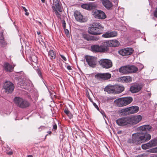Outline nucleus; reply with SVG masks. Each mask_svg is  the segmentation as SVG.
Segmentation results:
<instances>
[{
	"label": "nucleus",
	"mask_w": 157,
	"mask_h": 157,
	"mask_svg": "<svg viewBox=\"0 0 157 157\" xmlns=\"http://www.w3.org/2000/svg\"><path fill=\"white\" fill-rule=\"evenodd\" d=\"M27 157H33L32 155H29L27 156Z\"/></svg>",
	"instance_id": "obj_59"
},
{
	"label": "nucleus",
	"mask_w": 157,
	"mask_h": 157,
	"mask_svg": "<svg viewBox=\"0 0 157 157\" xmlns=\"http://www.w3.org/2000/svg\"><path fill=\"white\" fill-rule=\"evenodd\" d=\"M149 144L148 143L147 144H143L142 145V147L143 149H146L151 147Z\"/></svg>",
	"instance_id": "obj_35"
},
{
	"label": "nucleus",
	"mask_w": 157,
	"mask_h": 157,
	"mask_svg": "<svg viewBox=\"0 0 157 157\" xmlns=\"http://www.w3.org/2000/svg\"><path fill=\"white\" fill-rule=\"evenodd\" d=\"M6 154L9 155H11L13 154V152L12 151H10L9 152H6Z\"/></svg>",
	"instance_id": "obj_46"
},
{
	"label": "nucleus",
	"mask_w": 157,
	"mask_h": 157,
	"mask_svg": "<svg viewBox=\"0 0 157 157\" xmlns=\"http://www.w3.org/2000/svg\"><path fill=\"white\" fill-rule=\"evenodd\" d=\"M25 44L26 45V46H25V48H28V45H29V44L28 43H26Z\"/></svg>",
	"instance_id": "obj_53"
},
{
	"label": "nucleus",
	"mask_w": 157,
	"mask_h": 157,
	"mask_svg": "<svg viewBox=\"0 0 157 157\" xmlns=\"http://www.w3.org/2000/svg\"><path fill=\"white\" fill-rule=\"evenodd\" d=\"M142 88L141 85L136 83L132 86L130 88V90L132 93H136L139 91Z\"/></svg>",
	"instance_id": "obj_15"
},
{
	"label": "nucleus",
	"mask_w": 157,
	"mask_h": 157,
	"mask_svg": "<svg viewBox=\"0 0 157 157\" xmlns=\"http://www.w3.org/2000/svg\"><path fill=\"white\" fill-rule=\"evenodd\" d=\"M90 40H99L98 37L91 36H90Z\"/></svg>",
	"instance_id": "obj_37"
},
{
	"label": "nucleus",
	"mask_w": 157,
	"mask_h": 157,
	"mask_svg": "<svg viewBox=\"0 0 157 157\" xmlns=\"http://www.w3.org/2000/svg\"><path fill=\"white\" fill-rule=\"evenodd\" d=\"M129 124L131 125H135L139 122L142 119V117L140 115H133L128 117Z\"/></svg>",
	"instance_id": "obj_7"
},
{
	"label": "nucleus",
	"mask_w": 157,
	"mask_h": 157,
	"mask_svg": "<svg viewBox=\"0 0 157 157\" xmlns=\"http://www.w3.org/2000/svg\"><path fill=\"white\" fill-rule=\"evenodd\" d=\"M130 114L136 113L139 110V108L137 106H133L129 107Z\"/></svg>",
	"instance_id": "obj_23"
},
{
	"label": "nucleus",
	"mask_w": 157,
	"mask_h": 157,
	"mask_svg": "<svg viewBox=\"0 0 157 157\" xmlns=\"http://www.w3.org/2000/svg\"><path fill=\"white\" fill-rule=\"evenodd\" d=\"M102 3L103 6L107 9H110L112 7L113 5L109 0H103Z\"/></svg>",
	"instance_id": "obj_19"
},
{
	"label": "nucleus",
	"mask_w": 157,
	"mask_h": 157,
	"mask_svg": "<svg viewBox=\"0 0 157 157\" xmlns=\"http://www.w3.org/2000/svg\"><path fill=\"white\" fill-rule=\"evenodd\" d=\"M93 52L94 53L96 52H107L108 50H90Z\"/></svg>",
	"instance_id": "obj_36"
},
{
	"label": "nucleus",
	"mask_w": 157,
	"mask_h": 157,
	"mask_svg": "<svg viewBox=\"0 0 157 157\" xmlns=\"http://www.w3.org/2000/svg\"><path fill=\"white\" fill-rule=\"evenodd\" d=\"M0 44L2 47H4L6 44V43L4 40L2 32H1L0 33Z\"/></svg>",
	"instance_id": "obj_29"
},
{
	"label": "nucleus",
	"mask_w": 157,
	"mask_h": 157,
	"mask_svg": "<svg viewBox=\"0 0 157 157\" xmlns=\"http://www.w3.org/2000/svg\"><path fill=\"white\" fill-rule=\"evenodd\" d=\"M133 51L134 50H119L118 52L120 55L124 56L131 54Z\"/></svg>",
	"instance_id": "obj_18"
},
{
	"label": "nucleus",
	"mask_w": 157,
	"mask_h": 157,
	"mask_svg": "<svg viewBox=\"0 0 157 157\" xmlns=\"http://www.w3.org/2000/svg\"><path fill=\"white\" fill-rule=\"evenodd\" d=\"M151 138V136L147 133H137L133 134L131 139H129L128 142L134 144H140L149 140Z\"/></svg>",
	"instance_id": "obj_1"
},
{
	"label": "nucleus",
	"mask_w": 157,
	"mask_h": 157,
	"mask_svg": "<svg viewBox=\"0 0 157 157\" xmlns=\"http://www.w3.org/2000/svg\"><path fill=\"white\" fill-rule=\"evenodd\" d=\"M41 2H42V3H44L45 2V0H41Z\"/></svg>",
	"instance_id": "obj_61"
},
{
	"label": "nucleus",
	"mask_w": 157,
	"mask_h": 157,
	"mask_svg": "<svg viewBox=\"0 0 157 157\" xmlns=\"http://www.w3.org/2000/svg\"><path fill=\"white\" fill-rule=\"evenodd\" d=\"M30 60H31L33 63H34L36 64L37 63L38 59L37 57L35 55H33L32 56ZM31 64L32 65H33V64L31 62Z\"/></svg>",
	"instance_id": "obj_32"
},
{
	"label": "nucleus",
	"mask_w": 157,
	"mask_h": 157,
	"mask_svg": "<svg viewBox=\"0 0 157 157\" xmlns=\"http://www.w3.org/2000/svg\"><path fill=\"white\" fill-rule=\"evenodd\" d=\"M138 70V68L134 65H126L121 67L119 69V72L124 74L135 73Z\"/></svg>",
	"instance_id": "obj_4"
},
{
	"label": "nucleus",
	"mask_w": 157,
	"mask_h": 157,
	"mask_svg": "<svg viewBox=\"0 0 157 157\" xmlns=\"http://www.w3.org/2000/svg\"><path fill=\"white\" fill-rule=\"evenodd\" d=\"M52 8L53 10H54L55 11V13L56 15H60V14L58 12V11L57 10V9H56L55 7L54 6H52Z\"/></svg>",
	"instance_id": "obj_38"
},
{
	"label": "nucleus",
	"mask_w": 157,
	"mask_h": 157,
	"mask_svg": "<svg viewBox=\"0 0 157 157\" xmlns=\"http://www.w3.org/2000/svg\"><path fill=\"white\" fill-rule=\"evenodd\" d=\"M93 15L96 18L104 19L106 18L105 13L100 10H95L93 11Z\"/></svg>",
	"instance_id": "obj_10"
},
{
	"label": "nucleus",
	"mask_w": 157,
	"mask_h": 157,
	"mask_svg": "<svg viewBox=\"0 0 157 157\" xmlns=\"http://www.w3.org/2000/svg\"><path fill=\"white\" fill-rule=\"evenodd\" d=\"M148 143L150 145V146H151V147L156 146L157 145V139H155L151 140Z\"/></svg>",
	"instance_id": "obj_33"
},
{
	"label": "nucleus",
	"mask_w": 157,
	"mask_h": 157,
	"mask_svg": "<svg viewBox=\"0 0 157 157\" xmlns=\"http://www.w3.org/2000/svg\"><path fill=\"white\" fill-rule=\"evenodd\" d=\"M120 113L124 115H128L130 114L129 107L122 109L120 110Z\"/></svg>",
	"instance_id": "obj_30"
},
{
	"label": "nucleus",
	"mask_w": 157,
	"mask_h": 157,
	"mask_svg": "<svg viewBox=\"0 0 157 157\" xmlns=\"http://www.w3.org/2000/svg\"><path fill=\"white\" fill-rule=\"evenodd\" d=\"M67 68L68 70H71L72 68L70 65H68L67 66Z\"/></svg>",
	"instance_id": "obj_50"
},
{
	"label": "nucleus",
	"mask_w": 157,
	"mask_h": 157,
	"mask_svg": "<svg viewBox=\"0 0 157 157\" xmlns=\"http://www.w3.org/2000/svg\"><path fill=\"white\" fill-rule=\"evenodd\" d=\"M37 34H38V35H39L40 34V33H41L40 32V31H38V32H37Z\"/></svg>",
	"instance_id": "obj_58"
},
{
	"label": "nucleus",
	"mask_w": 157,
	"mask_h": 157,
	"mask_svg": "<svg viewBox=\"0 0 157 157\" xmlns=\"http://www.w3.org/2000/svg\"><path fill=\"white\" fill-rule=\"evenodd\" d=\"M118 35L117 32L115 31H109L106 32L102 35V37L105 38H111L116 37Z\"/></svg>",
	"instance_id": "obj_14"
},
{
	"label": "nucleus",
	"mask_w": 157,
	"mask_h": 157,
	"mask_svg": "<svg viewBox=\"0 0 157 157\" xmlns=\"http://www.w3.org/2000/svg\"><path fill=\"white\" fill-rule=\"evenodd\" d=\"M63 138H64L63 135V134H62V135H60V139H61L62 140H63Z\"/></svg>",
	"instance_id": "obj_51"
},
{
	"label": "nucleus",
	"mask_w": 157,
	"mask_h": 157,
	"mask_svg": "<svg viewBox=\"0 0 157 157\" xmlns=\"http://www.w3.org/2000/svg\"><path fill=\"white\" fill-rule=\"evenodd\" d=\"M30 82H31L30 81L27 80V82H24V83H23V85H27V83H30Z\"/></svg>",
	"instance_id": "obj_47"
},
{
	"label": "nucleus",
	"mask_w": 157,
	"mask_h": 157,
	"mask_svg": "<svg viewBox=\"0 0 157 157\" xmlns=\"http://www.w3.org/2000/svg\"><path fill=\"white\" fill-rule=\"evenodd\" d=\"M36 71H37L39 76L41 77H42L41 73V71H40V69L39 68H38L37 69V70H36Z\"/></svg>",
	"instance_id": "obj_39"
},
{
	"label": "nucleus",
	"mask_w": 157,
	"mask_h": 157,
	"mask_svg": "<svg viewBox=\"0 0 157 157\" xmlns=\"http://www.w3.org/2000/svg\"><path fill=\"white\" fill-rule=\"evenodd\" d=\"M57 129V126L56 124H55L53 125L52 130L55 131Z\"/></svg>",
	"instance_id": "obj_43"
},
{
	"label": "nucleus",
	"mask_w": 157,
	"mask_h": 157,
	"mask_svg": "<svg viewBox=\"0 0 157 157\" xmlns=\"http://www.w3.org/2000/svg\"><path fill=\"white\" fill-rule=\"evenodd\" d=\"M53 6L55 7L56 9L59 12H61L62 11L61 6L59 4L58 0H56V1H55L54 0H53Z\"/></svg>",
	"instance_id": "obj_26"
},
{
	"label": "nucleus",
	"mask_w": 157,
	"mask_h": 157,
	"mask_svg": "<svg viewBox=\"0 0 157 157\" xmlns=\"http://www.w3.org/2000/svg\"><path fill=\"white\" fill-rule=\"evenodd\" d=\"M101 67L106 69L112 67L113 64L111 61L107 59H101L98 61Z\"/></svg>",
	"instance_id": "obj_6"
},
{
	"label": "nucleus",
	"mask_w": 157,
	"mask_h": 157,
	"mask_svg": "<svg viewBox=\"0 0 157 157\" xmlns=\"http://www.w3.org/2000/svg\"><path fill=\"white\" fill-rule=\"evenodd\" d=\"M74 15L75 18L77 21L80 22L84 21L83 16L80 12L75 11L74 12Z\"/></svg>",
	"instance_id": "obj_17"
},
{
	"label": "nucleus",
	"mask_w": 157,
	"mask_h": 157,
	"mask_svg": "<svg viewBox=\"0 0 157 157\" xmlns=\"http://www.w3.org/2000/svg\"><path fill=\"white\" fill-rule=\"evenodd\" d=\"M14 101L18 107L22 109L26 108L30 105V103L28 101L19 97H15Z\"/></svg>",
	"instance_id": "obj_5"
},
{
	"label": "nucleus",
	"mask_w": 157,
	"mask_h": 157,
	"mask_svg": "<svg viewBox=\"0 0 157 157\" xmlns=\"http://www.w3.org/2000/svg\"><path fill=\"white\" fill-rule=\"evenodd\" d=\"M64 112L68 116L70 119L73 117V115L67 109H65L64 110Z\"/></svg>",
	"instance_id": "obj_34"
},
{
	"label": "nucleus",
	"mask_w": 157,
	"mask_h": 157,
	"mask_svg": "<svg viewBox=\"0 0 157 157\" xmlns=\"http://www.w3.org/2000/svg\"><path fill=\"white\" fill-rule=\"evenodd\" d=\"M109 41L102 42L100 46L97 45H92L91 46V49H107V48L109 47Z\"/></svg>",
	"instance_id": "obj_11"
},
{
	"label": "nucleus",
	"mask_w": 157,
	"mask_h": 157,
	"mask_svg": "<svg viewBox=\"0 0 157 157\" xmlns=\"http://www.w3.org/2000/svg\"><path fill=\"white\" fill-rule=\"evenodd\" d=\"M121 132H122V131L120 130V131H118L117 133L118 134H121Z\"/></svg>",
	"instance_id": "obj_55"
},
{
	"label": "nucleus",
	"mask_w": 157,
	"mask_h": 157,
	"mask_svg": "<svg viewBox=\"0 0 157 157\" xmlns=\"http://www.w3.org/2000/svg\"><path fill=\"white\" fill-rule=\"evenodd\" d=\"M47 133L49 134H50L52 133V132L50 131H48L47 132Z\"/></svg>",
	"instance_id": "obj_60"
},
{
	"label": "nucleus",
	"mask_w": 157,
	"mask_h": 157,
	"mask_svg": "<svg viewBox=\"0 0 157 157\" xmlns=\"http://www.w3.org/2000/svg\"><path fill=\"white\" fill-rule=\"evenodd\" d=\"M122 82H130L132 81V78L130 76H124L120 78Z\"/></svg>",
	"instance_id": "obj_24"
},
{
	"label": "nucleus",
	"mask_w": 157,
	"mask_h": 157,
	"mask_svg": "<svg viewBox=\"0 0 157 157\" xmlns=\"http://www.w3.org/2000/svg\"><path fill=\"white\" fill-rule=\"evenodd\" d=\"M149 151H149V152H157V147L153 149L149 150Z\"/></svg>",
	"instance_id": "obj_42"
},
{
	"label": "nucleus",
	"mask_w": 157,
	"mask_h": 157,
	"mask_svg": "<svg viewBox=\"0 0 157 157\" xmlns=\"http://www.w3.org/2000/svg\"><path fill=\"white\" fill-rule=\"evenodd\" d=\"M86 62L89 66L92 67H95L96 64L97 58L88 56H85Z\"/></svg>",
	"instance_id": "obj_9"
},
{
	"label": "nucleus",
	"mask_w": 157,
	"mask_h": 157,
	"mask_svg": "<svg viewBox=\"0 0 157 157\" xmlns=\"http://www.w3.org/2000/svg\"><path fill=\"white\" fill-rule=\"evenodd\" d=\"M111 74L108 73H98L95 75V78L99 80H108L111 77Z\"/></svg>",
	"instance_id": "obj_8"
},
{
	"label": "nucleus",
	"mask_w": 157,
	"mask_h": 157,
	"mask_svg": "<svg viewBox=\"0 0 157 157\" xmlns=\"http://www.w3.org/2000/svg\"><path fill=\"white\" fill-rule=\"evenodd\" d=\"M102 113V114L103 115H104H104H105V113H104V112H103V113Z\"/></svg>",
	"instance_id": "obj_62"
},
{
	"label": "nucleus",
	"mask_w": 157,
	"mask_h": 157,
	"mask_svg": "<svg viewBox=\"0 0 157 157\" xmlns=\"http://www.w3.org/2000/svg\"><path fill=\"white\" fill-rule=\"evenodd\" d=\"M88 98L89 99L90 101L92 102V99L90 98V97L89 96L88 97Z\"/></svg>",
	"instance_id": "obj_57"
},
{
	"label": "nucleus",
	"mask_w": 157,
	"mask_h": 157,
	"mask_svg": "<svg viewBox=\"0 0 157 157\" xmlns=\"http://www.w3.org/2000/svg\"><path fill=\"white\" fill-rule=\"evenodd\" d=\"M143 155L142 154H140L136 156L135 157H142L143 156Z\"/></svg>",
	"instance_id": "obj_54"
},
{
	"label": "nucleus",
	"mask_w": 157,
	"mask_h": 157,
	"mask_svg": "<svg viewBox=\"0 0 157 157\" xmlns=\"http://www.w3.org/2000/svg\"><path fill=\"white\" fill-rule=\"evenodd\" d=\"M82 36L85 40L88 41L90 40V36L86 33H83L82 34Z\"/></svg>",
	"instance_id": "obj_31"
},
{
	"label": "nucleus",
	"mask_w": 157,
	"mask_h": 157,
	"mask_svg": "<svg viewBox=\"0 0 157 157\" xmlns=\"http://www.w3.org/2000/svg\"><path fill=\"white\" fill-rule=\"evenodd\" d=\"M64 29V31H65V32L66 34L67 35H69V32L68 30L66 29Z\"/></svg>",
	"instance_id": "obj_45"
},
{
	"label": "nucleus",
	"mask_w": 157,
	"mask_h": 157,
	"mask_svg": "<svg viewBox=\"0 0 157 157\" xmlns=\"http://www.w3.org/2000/svg\"><path fill=\"white\" fill-rule=\"evenodd\" d=\"M81 7L83 9L88 10L93 9L94 7L92 4H83L81 5Z\"/></svg>",
	"instance_id": "obj_27"
},
{
	"label": "nucleus",
	"mask_w": 157,
	"mask_h": 157,
	"mask_svg": "<svg viewBox=\"0 0 157 157\" xmlns=\"http://www.w3.org/2000/svg\"><path fill=\"white\" fill-rule=\"evenodd\" d=\"M93 105H94V106L98 110H99V109L98 107V106L97 105H96V104L95 103H94V102H93Z\"/></svg>",
	"instance_id": "obj_44"
},
{
	"label": "nucleus",
	"mask_w": 157,
	"mask_h": 157,
	"mask_svg": "<svg viewBox=\"0 0 157 157\" xmlns=\"http://www.w3.org/2000/svg\"><path fill=\"white\" fill-rule=\"evenodd\" d=\"M61 57L65 61L67 60V59L63 55H60Z\"/></svg>",
	"instance_id": "obj_48"
},
{
	"label": "nucleus",
	"mask_w": 157,
	"mask_h": 157,
	"mask_svg": "<svg viewBox=\"0 0 157 157\" xmlns=\"http://www.w3.org/2000/svg\"><path fill=\"white\" fill-rule=\"evenodd\" d=\"M22 8L25 11V15H26L27 16H28L29 14V13L28 12H27L28 10H27V9H26V8L25 7L22 6Z\"/></svg>",
	"instance_id": "obj_40"
},
{
	"label": "nucleus",
	"mask_w": 157,
	"mask_h": 157,
	"mask_svg": "<svg viewBox=\"0 0 157 157\" xmlns=\"http://www.w3.org/2000/svg\"><path fill=\"white\" fill-rule=\"evenodd\" d=\"M114 89V85L107 86L105 88L104 91L107 92L109 94L113 93L115 94Z\"/></svg>",
	"instance_id": "obj_21"
},
{
	"label": "nucleus",
	"mask_w": 157,
	"mask_h": 157,
	"mask_svg": "<svg viewBox=\"0 0 157 157\" xmlns=\"http://www.w3.org/2000/svg\"><path fill=\"white\" fill-rule=\"evenodd\" d=\"M109 47H116L119 46L120 44V42L116 40H109Z\"/></svg>",
	"instance_id": "obj_22"
},
{
	"label": "nucleus",
	"mask_w": 157,
	"mask_h": 157,
	"mask_svg": "<svg viewBox=\"0 0 157 157\" xmlns=\"http://www.w3.org/2000/svg\"><path fill=\"white\" fill-rule=\"evenodd\" d=\"M138 128L139 130H140V132L139 133L145 134L147 133L146 132L151 129V127L149 125H145L139 127Z\"/></svg>",
	"instance_id": "obj_16"
},
{
	"label": "nucleus",
	"mask_w": 157,
	"mask_h": 157,
	"mask_svg": "<svg viewBox=\"0 0 157 157\" xmlns=\"http://www.w3.org/2000/svg\"><path fill=\"white\" fill-rule=\"evenodd\" d=\"M62 26L63 28L64 29H65L66 28V22L64 20H63L62 21Z\"/></svg>",
	"instance_id": "obj_41"
},
{
	"label": "nucleus",
	"mask_w": 157,
	"mask_h": 157,
	"mask_svg": "<svg viewBox=\"0 0 157 157\" xmlns=\"http://www.w3.org/2000/svg\"><path fill=\"white\" fill-rule=\"evenodd\" d=\"M123 49H132V48H124Z\"/></svg>",
	"instance_id": "obj_56"
},
{
	"label": "nucleus",
	"mask_w": 157,
	"mask_h": 157,
	"mask_svg": "<svg viewBox=\"0 0 157 157\" xmlns=\"http://www.w3.org/2000/svg\"><path fill=\"white\" fill-rule=\"evenodd\" d=\"M140 70L142 69L143 68V67H144V66L143 65H142V64H140Z\"/></svg>",
	"instance_id": "obj_52"
},
{
	"label": "nucleus",
	"mask_w": 157,
	"mask_h": 157,
	"mask_svg": "<svg viewBox=\"0 0 157 157\" xmlns=\"http://www.w3.org/2000/svg\"><path fill=\"white\" fill-rule=\"evenodd\" d=\"M3 88L6 92L11 93L14 89L13 84L9 81H6L4 84Z\"/></svg>",
	"instance_id": "obj_12"
},
{
	"label": "nucleus",
	"mask_w": 157,
	"mask_h": 157,
	"mask_svg": "<svg viewBox=\"0 0 157 157\" xmlns=\"http://www.w3.org/2000/svg\"><path fill=\"white\" fill-rule=\"evenodd\" d=\"M48 52V56L50 59L52 60L55 59L56 58V53L52 50H50Z\"/></svg>",
	"instance_id": "obj_28"
},
{
	"label": "nucleus",
	"mask_w": 157,
	"mask_h": 157,
	"mask_svg": "<svg viewBox=\"0 0 157 157\" xmlns=\"http://www.w3.org/2000/svg\"><path fill=\"white\" fill-rule=\"evenodd\" d=\"M104 29V26L99 22H94L89 27L88 33L91 35H98L101 34Z\"/></svg>",
	"instance_id": "obj_2"
},
{
	"label": "nucleus",
	"mask_w": 157,
	"mask_h": 157,
	"mask_svg": "<svg viewBox=\"0 0 157 157\" xmlns=\"http://www.w3.org/2000/svg\"><path fill=\"white\" fill-rule=\"evenodd\" d=\"M132 100V97H127L117 98L114 101V102L118 107H121L128 105Z\"/></svg>",
	"instance_id": "obj_3"
},
{
	"label": "nucleus",
	"mask_w": 157,
	"mask_h": 157,
	"mask_svg": "<svg viewBox=\"0 0 157 157\" xmlns=\"http://www.w3.org/2000/svg\"><path fill=\"white\" fill-rule=\"evenodd\" d=\"M114 88L115 94H118L122 92L124 89L123 86L116 85H114Z\"/></svg>",
	"instance_id": "obj_25"
},
{
	"label": "nucleus",
	"mask_w": 157,
	"mask_h": 157,
	"mask_svg": "<svg viewBox=\"0 0 157 157\" xmlns=\"http://www.w3.org/2000/svg\"><path fill=\"white\" fill-rule=\"evenodd\" d=\"M4 70L6 71L12 72L13 70V67L8 63H5L3 66Z\"/></svg>",
	"instance_id": "obj_20"
},
{
	"label": "nucleus",
	"mask_w": 157,
	"mask_h": 157,
	"mask_svg": "<svg viewBox=\"0 0 157 157\" xmlns=\"http://www.w3.org/2000/svg\"><path fill=\"white\" fill-rule=\"evenodd\" d=\"M45 128V127L44 126H41L40 127V128H39V131H40L41 130H40V129H44Z\"/></svg>",
	"instance_id": "obj_49"
},
{
	"label": "nucleus",
	"mask_w": 157,
	"mask_h": 157,
	"mask_svg": "<svg viewBox=\"0 0 157 157\" xmlns=\"http://www.w3.org/2000/svg\"><path fill=\"white\" fill-rule=\"evenodd\" d=\"M116 123L120 126H123L129 124L128 117L119 118L116 120Z\"/></svg>",
	"instance_id": "obj_13"
}]
</instances>
